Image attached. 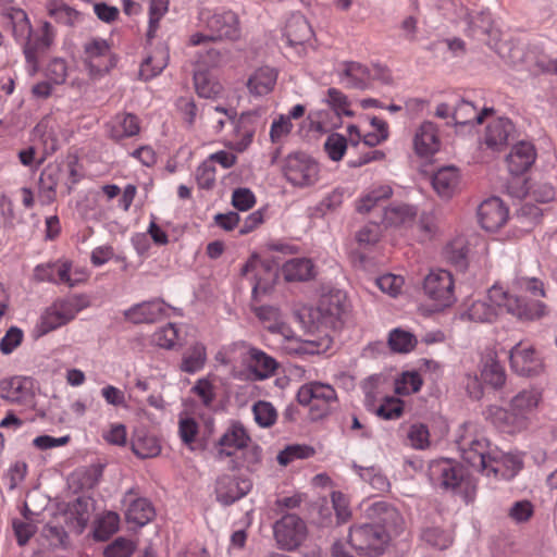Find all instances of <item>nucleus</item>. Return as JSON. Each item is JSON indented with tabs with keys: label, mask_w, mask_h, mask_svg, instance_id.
Returning <instances> with one entry per match:
<instances>
[{
	"label": "nucleus",
	"mask_w": 557,
	"mask_h": 557,
	"mask_svg": "<svg viewBox=\"0 0 557 557\" xmlns=\"http://www.w3.org/2000/svg\"><path fill=\"white\" fill-rule=\"evenodd\" d=\"M2 18L5 26L11 28L14 38L23 42L26 62L33 71H36L40 57L47 53L54 44V27L47 21L33 27L27 14L22 9L13 7L3 9Z\"/></svg>",
	"instance_id": "1"
},
{
	"label": "nucleus",
	"mask_w": 557,
	"mask_h": 557,
	"mask_svg": "<svg viewBox=\"0 0 557 557\" xmlns=\"http://www.w3.org/2000/svg\"><path fill=\"white\" fill-rule=\"evenodd\" d=\"M541 393L534 388H523L509 403V409L490 406L486 419L500 432L515 434L525 430L541 401Z\"/></svg>",
	"instance_id": "2"
},
{
	"label": "nucleus",
	"mask_w": 557,
	"mask_h": 557,
	"mask_svg": "<svg viewBox=\"0 0 557 557\" xmlns=\"http://www.w3.org/2000/svg\"><path fill=\"white\" fill-rule=\"evenodd\" d=\"M428 475L435 488L461 496L470 503L475 495L476 482L469 471L455 460L442 458L432 460Z\"/></svg>",
	"instance_id": "3"
},
{
	"label": "nucleus",
	"mask_w": 557,
	"mask_h": 557,
	"mask_svg": "<svg viewBox=\"0 0 557 557\" xmlns=\"http://www.w3.org/2000/svg\"><path fill=\"white\" fill-rule=\"evenodd\" d=\"M456 445L461 458L471 467L479 471L486 467L493 447L473 423L460 425L456 434Z\"/></svg>",
	"instance_id": "4"
},
{
	"label": "nucleus",
	"mask_w": 557,
	"mask_h": 557,
	"mask_svg": "<svg viewBox=\"0 0 557 557\" xmlns=\"http://www.w3.org/2000/svg\"><path fill=\"white\" fill-rule=\"evenodd\" d=\"M85 308L83 298L71 296L53 301L40 315L34 327V336L41 337L67 324Z\"/></svg>",
	"instance_id": "5"
},
{
	"label": "nucleus",
	"mask_w": 557,
	"mask_h": 557,
	"mask_svg": "<svg viewBox=\"0 0 557 557\" xmlns=\"http://www.w3.org/2000/svg\"><path fill=\"white\" fill-rule=\"evenodd\" d=\"M422 289L431 312H442L457 300L453 274L444 269L431 270L423 280Z\"/></svg>",
	"instance_id": "6"
},
{
	"label": "nucleus",
	"mask_w": 557,
	"mask_h": 557,
	"mask_svg": "<svg viewBox=\"0 0 557 557\" xmlns=\"http://www.w3.org/2000/svg\"><path fill=\"white\" fill-rule=\"evenodd\" d=\"M507 292L497 285H493L483 299L474 300L466 310L459 313L462 321L475 323H493L505 311L504 304Z\"/></svg>",
	"instance_id": "7"
},
{
	"label": "nucleus",
	"mask_w": 557,
	"mask_h": 557,
	"mask_svg": "<svg viewBox=\"0 0 557 557\" xmlns=\"http://www.w3.org/2000/svg\"><path fill=\"white\" fill-rule=\"evenodd\" d=\"M83 64L92 79L108 74L117 63L110 44L103 38H92L83 46Z\"/></svg>",
	"instance_id": "8"
},
{
	"label": "nucleus",
	"mask_w": 557,
	"mask_h": 557,
	"mask_svg": "<svg viewBox=\"0 0 557 557\" xmlns=\"http://www.w3.org/2000/svg\"><path fill=\"white\" fill-rule=\"evenodd\" d=\"M297 400L302 406H311V410H318L320 418L327 416L338 404L335 388L318 381L302 385L298 389Z\"/></svg>",
	"instance_id": "9"
},
{
	"label": "nucleus",
	"mask_w": 557,
	"mask_h": 557,
	"mask_svg": "<svg viewBox=\"0 0 557 557\" xmlns=\"http://www.w3.org/2000/svg\"><path fill=\"white\" fill-rule=\"evenodd\" d=\"M319 164L302 152L289 154L284 163L283 173L286 180L296 187H308L319 178Z\"/></svg>",
	"instance_id": "10"
},
{
	"label": "nucleus",
	"mask_w": 557,
	"mask_h": 557,
	"mask_svg": "<svg viewBox=\"0 0 557 557\" xmlns=\"http://www.w3.org/2000/svg\"><path fill=\"white\" fill-rule=\"evenodd\" d=\"M273 535L278 548L290 552L305 541L307 525L297 515L287 513L274 522Z\"/></svg>",
	"instance_id": "11"
},
{
	"label": "nucleus",
	"mask_w": 557,
	"mask_h": 557,
	"mask_svg": "<svg viewBox=\"0 0 557 557\" xmlns=\"http://www.w3.org/2000/svg\"><path fill=\"white\" fill-rule=\"evenodd\" d=\"M523 467V458L519 453H505L497 447H493L490 453L488 462L482 469L486 476L495 479L511 480Z\"/></svg>",
	"instance_id": "12"
},
{
	"label": "nucleus",
	"mask_w": 557,
	"mask_h": 557,
	"mask_svg": "<svg viewBox=\"0 0 557 557\" xmlns=\"http://www.w3.org/2000/svg\"><path fill=\"white\" fill-rule=\"evenodd\" d=\"M200 21L206 30L210 32L215 40H234L239 37L238 17L232 11L201 12Z\"/></svg>",
	"instance_id": "13"
},
{
	"label": "nucleus",
	"mask_w": 557,
	"mask_h": 557,
	"mask_svg": "<svg viewBox=\"0 0 557 557\" xmlns=\"http://www.w3.org/2000/svg\"><path fill=\"white\" fill-rule=\"evenodd\" d=\"M364 516L371 520V524L388 529L389 534H399L403 528V517L398 510L386 500H373L362 504Z\"/></svg>",
	"instance_id": "14"
},
{
	"label": "nucleus",
	"mask_w": 557,
	"mask_h": 557,
	"mask_svg": "<svg viewBox=\"0 0 557 557\" xmlns=\"http://www.w3.org/2000/svg\"><path fill=\"white\" fill-rule=\"evenodd\" d=\"M169 310L182 315L181 309L165 304L161 298H154L133 305L124 311V318L134 324L153 323L169 317Z\"/></svg>",
	"instance_id": "15"
},
{
	"label": "nucleus",
	"mask_w": 557,
	"mask_h": 557,
	"mask_svg": "<svg viewBox=\"0 0 557 557\" xmlns=\"http://www.w3.org/2000/svg\"><path fill=\"white\" fill-rule=\"evenodd\" d=\"M251 488L252 482L249 478L222 474L215 482L216 500L224 506H230L245 497Z\"/></svg>",
	"instance_id": "16"
},
{
	"label": "nucleus",
	"mask_w": 557,
	"mask_h": 557,
	"mask_svg": "<svg viewBox=\"0 0 557 557\" xmlns=\"http://www.w3.org/2000/svg\"><path fill=\"white\" fill-rule=\"evenodd\" d=\"M504 310L521 322L537 321L548 314V308L544 302L513 296L508 293Z\"/></svg>",
	"instance_id": "17"
},
{
	"label": "nucleus",
	"mask_w": 557,
	"mask_h": 557,
	"mask_svg": "<svg viewBox=\"0 0 557 557\" xmlns=\"http://www.w3.org/2000/svg\"><path fill=\"white\" fill-rule=\"evenodd\" d=\"M413 150L421 158H429L440 151L442 140L437 125L431 121L422 122L414 131Z\"/></svg>",
	"instance_id": "18"
},
{
	"label": "nucleus",
	"mask_w": 557,
	"mask_h": 557,
	"mask_svg": "<svg viewBox=\"0 0 557 557\" xmlns=\"http://www.w3.org/2000/svg\"><path fill=\"white\" fill-rule=\"evenodd\" d=\"M509 360L511 369L520 375L537 374L542 369V360L535 349L521 342L510 349Z\"/></svg>",
	"instance_id": "19"
},
{
	"label": "nucleus",
	"mask_w": 557,
	"mask_h": 557,
	"mask_svg": "<svg viewBox=\"0 0 557 557\" xmlns=\"http://www.w3.org/2000/svg\"><path fill=\"white\" fill-rule=\"evenodd\" d=\"M508 219V208L498 197L485 199L478 207V220L487 232L499 230Z\"/></svg>",
	"instance_id": "20"
},
{
	"label": "nucleus",
	"mask_w": 557,
	"mask_h": 557,
	"mask_svg": "<svg viewBox=\"0 0 557 557\" xmlns=\"http://www.w3.org/2000/svg\"><path fill=\"white\" fill-rule=\"evenodd\" d=\"M250 437L244 426L233 423L220 437L216 446V458L223 460L227 457L238 458V453L246 447Z\"/></svg>",
	"instance_id": "21"
},
{
	"label": "nucleus",
	"mask_w": 557,
	"mask_h": 557,
	"mask_svg": "<svg viewBox=\"0 0 557 557\" xmlns=\"http://www.w3.org/2000/svg\"><path fill=\"white\" fill-rule=\"evenodd\" d=\"M418 215V208L406 202H392L384 207L381 223L385 227H408L413 224Z\"/></svg>",
	"instance_id": "22"
},
{
	"label": "nucleus",
	"mask_w": 557,
	"mask_h": 557,
	"mask_svg": "<svg viewBox=\"0 0 557 557\" xmlns=\"http://www.w3.org/2000/svg\"><path fill=\"white\" fill-rule=\"evenodd\" d=\"M72 263L67 260H57L54 262H48L38 264L34 270V276L39 282H49L57 285L74 286V282L71 278Z\"/></svg>",
	"instance_id": "23"
},
{
	"label": "nucleus",
	"mask_w": 557,
	"mask_h": 557,
	"mask_svg": "<svg viewBox=\"0 0 557 557\" xmlns=\"http://www.w3.org/2000/svg\"><path fill=\"white\" fill-rule=\"evenodd\" d=\"M513 129L515 126L509 119L497 117L487 124L483 144L492 151H500L507 146Z\"/></svg>",
	"instance_id": "24"
},
{
	"label": "nucleus",
	"mask_w": 557,
	"mask_h": 557,
	"mask_svg": "<svg viewBox=\"0 0 557 557\" xmlns=\"http://www.w3.org/2000/svg\"><path fill=\"white\" fill-rule=\"evenodd\" d=\"M280 271L288 283L308 282L317 275L313 260L307 257H296L285 261Z\"/></svg>",
	"instance_id": "25"
},
{
	"label": "nucleus",
	"mask_w": 557,
	"mask_h": 557,
	"mask_svg": "<svg viewBox=\"0 0 557 557\" xmlns=\"http://www.w3.org/2000/svg\"><path fill=\"white\" fill-rule=\"evenodd\" d=\"M109 137L115 141L136 136L140 132L139 119L128 112L116 113L108 123Z\"/></svg>",
	"instance_id": "26"
},
{
	"label": "nucleus",
	"mask_w": 557,
	"mask_h": 557,
	"mask_svg": "<svg viewBox=\"0 0 557 557\" xmlns=\"http://www.w3.org/2000/svg\"><path fill=\"white\" fill-rule=\"evenodd\" d=\"M536 151L530 141L516 144L507 156L508 170L513 175H521L535 162Z\"/></svg>",
	"instance_id": "27"
},
{
	"label": "nucleus",
	"mask_w": 557,
	"mask_h": 557,
	"mask_svg": "<svg viewBox=\"0 0 557 557\" xmlns=\"http://www.w3.org/2000/svg\"><path fill=\"white\" fill-rule=\"evenodd\" d=\"M460 183L459 170L454 165L440 168L432 176V186L436 194L444 199H449L457 191Z\"/></svg>",
	"instance_id": "28"
},
{
	"label": "nucleus",
	"mask_w": 557,
	"mask_h": 557,
	"mask_svg": "<svg viewBox=\"0 0 557 557\" xmlns=\"http://www.w3.org/2000/svg\"><path fill=\"white\" fill-rule=\"evenodd\" d=\"M0 397L15 404H27L33 394L26 377L13 376L0 381Z\"/></svg>",
	"instance_id": "29"
},
{
	"label": "nucleus",
	"mask_w": 557,
	"mask_h": 557,
	"mask_svg": "<svg viewBox=\"0 0 557 557\" xmlns=\"http://www.w3.org/2000/svg\"><path fill=\"white\" fill-rule=\"evenodd\" d=\"M277 81V71L271 66L257 69L247 81V88L250 95L262 97L270 94Z\"/></svg>",
	"instance_id": "30"
},
{
	"label": "nucleus",
	"mask_w": 557,
	"mask_h": 557,
	"mask_svg": "<svg viewBox=\"0 0 557 557\" xmlns=\"http://www.w3.org/2000/svg\"><path fill=\"white\" fill-rule=\"evenodd\" d=\"M393 196V188L388 184H374L358 199L356 210L359 213H370L381 203Z\"/></svg>",
	"instance_id": "31"
},
{
	"label": "nucleus",
	"mask_w": 557,
	"mask_h": 557,
	"mask_svg": "<svg viewBox=\"0 0 557 557\" xmlns=\"http://www.w3.org/2000/svg\"><path fill=\"white\" fill-rule=\"evenodd\" d=\"M339 79L347 87L366 89L371 84L370 69L359 62H345L339 73Z\"/></svg>",
	"instance_id": "32"
},
{
	"label": "nucleus",
	"mask_w": 557,
	"mask_h": 557,
	"mask_svg": "<svg viewBox=\"0 0 557 557\" xmlns=\"http://www.w3.org/2000/svg\"><path fill=\"white\" fill-rule=\"evenodd\" d=\"M312 35L311 25L302 15H294L286 24L285 38L290 47L302 48Z\"/></svg>",
	"instance_id": "33"
},
{
	"label": "nucleus",
	"mask_w": 557,
	"mask_h": 557,
	"mask_svg": "<svg viewBox=\"0 0 557 557\" xmlns=\"http://www.w3.org/2000/svg\"><path fill=\"white\" fill-rule=\"evenodd\" d=\"M494 112L493 108L481 111L470 101L461 100L451 113L455 125L481 124L485 116Z\"/></svg>",
	"instance_id": "34"
},
{
	"label": "nucleus",
	"mask_w": 557,
	"mask_h": 557,
	"mask_svg": "<svg viewBox=\"0 0 557 557\" xmlns=\"http://www.w3.org/2000/svg\"><path fill=\"white\" fill-rule=\"evenodd\" d=\"M154 516V508L147 498H136L132 500L125 512L127 523L138 528L149 523Z\"/></svg>",
	"instance_id": "35"
},
{
	"label": "nucleus",
	"mask_w": 557,
	"mask_h": 557,
	"mask_svg": "<svg viewBox=\"0 0 557 557\" xmlns=\"http://www.w3.org/2000/svg\"><path fill=\"white\" fill-rule=\"evenodd\" d=\"M132 450L141 459L154 458L161 453L159 440L146 431H136L132 438Z\"/></svg>",
	"instance_id": "36"
},
{
	"label": "nucleus",
	"mask_w": 557,
	"mask_h": 557,
	"mask_svg": "<svg viewBox=\"0 0 557 557\" xmlns=\"http://www.w3.org/2000/svg\"><path fill=\"white\" fill-rule=\"evenodd\" d=\"M248 360L249 368L261 380L271 376L277 368L276 360L258 348L248 350Z\"/></svg>",
	"instance_id": "37"
},
{
	"label": "nucleus",
	"mask_w": 557,
	"mask_h": 557,
	"mask_svg": "<svg viewBox=\"0 0 557 557\" xmlns=\"http://www.w3.org/2000/svg\"><path fill=\"white\" fill-rule=\"evenodd\" d=\"M481 377L485 384L498 389L506 382V372L499 361L488 355L482 361Z\"/></svg>",
	"instance_id": "38"
},
{
	"label": "nucleus",
	"mask_w": 557,
	"mask_h": 557,
	"mask_svg": "<svg viewBox=\"0 0 557 557\" xmlns=\"http://www.w3.org/2000/svg\"><path fill=\"white\" fill-rule=\"evenodd\" d=\"M47 11L57 23L69 27H75L83 20V15L78 11L62 2H49Z\"/></svg>",
	"instance_id": "39"
},
{
	"label": "nucleus",
	"mask_w": 557,
	"mask_h": 557,
	"mask_svg": "<svg viewBox=\"0 0 557 557\" xmlns=\"http://www.w3.org/2000/svg\"><path fill=\"white\" fill-rule=\"evenodd\" d=\"M169 54L166 49H157L152 55L146 58L139 70V75L144 81H149L159 75L168 65Z\"/></svg>",
	"instance_id": "40"
},
{
	"label": "nucleus",
	"mask_w": 557,
	"mask_h": 557,
	"mask_svg": "<svg viewBox=\"0 0 557 557\" xmlns=\"http://www.w3.org/2000/svg\"><path fill=\"white\" fill-rule=\"evenodd\" d=\"M120 527V516L114 511H106L94 522V537L97 541H107Z\"/></svg>",
	"instance_id": "41"
},
{
	"label": "nucleus",
	"mask_w": 557,
	"mask_h": 557,
	"mask_svg": "<svg viewBox=\"0 0 557 557\" xmlns=\"http://www.w3.org/2000/svg\"><path fill=\"white\" fill-rule=\"evenodd\" d=\"M354 470L360 479L367 482L373 490L377 492L388 491L391 484L386 475H384L380 468L375 466L361 467L357 463L352 465Z\"/></svg>",
	"instance_id": "42"
},
{
	"label": "nucleus",
	"mask_w": 557,
	"mask_h": 557,
	"mask_svg": "<svg viewBox=\"0 0 557 557\" xmlns=\"http://www.w3.org/2000/svg\"><path fill=\"white\" fill-rule=\"evenodd\" d=\"M206 360V347L200 343H196L184 355L181 370L189 374L196 373L203 368Z\"/></svg>",
	"instance_id": "43"
},
{
	"label": "nucleus",
	"mask_w": 557,
	"mask_h": 557,
	"mask_svg": "<svg viewBox=\"0 0 557 557\" xmlns=\"http://www.w3.org/2000/svg\"><path fill=\"white\" fill-rule=\"evenodd\" d=\"M417 343V337L411 332L400 327L392 330L388 334V346L394 352L407 354L416 347Z\"/></svg>",
	"instance_id": "44"
},
{
	"label": "nucleus",
	"mask_w": 557,
	"mask_h": 557,
	"mask_svg": "<svg viewBox=\"0 0 557 557\" xmlns=\"http://www.w3.org/2000/svg\"><path fill=\"white\" fill-rule=\"evenodd\" d=\"M195 88L201 98H215L222 91L221 84L209 73L198 71L194 75Z\"/></svg>",
	"instance_id": "45"
},
{
	"label": "nucleus",
	"mask_w": 557,
	"mask_h": 557,
	"mask_svg": "<svg viewBox=\"0 0 557 557\" xmlns=\"http://www.w3.org/2000/svg\"><path fill=\"white\" fill-rule=\"evenodd\" d=\"M282 349L289 356L305 358L320 354V345L313 341H304L299 337L292 336L285 344H282Z\"/></svg>",
	"instance_id": "46"
},
{
	"label": "nucleus",
	"mask_w": 557,
	"mask_h": 557,
	"mask_svg": "<svg viewBox=\"0 0 557 557\" xmlns=\"http://www.w3.org/2000/svg\"><path fill=\"white\" fill-rule=\"evenodd\" d=\"M312 446L306 444H294L286 446L276 457L281 466H287L297 459H308L314 455Z\"/></svg>",
	"instance_id": "47"
},
{
	"label": "nucleus",
	"mask_w": 557,
	"mask_h": 557,
	"mask_svg": "<svg viewBox=\"0 0 557 557\" xmlns=\"http://www.w3.org/2000/svg\"><path fill=\"white\" fill-rule=\"evenodd\" d=\"M252 413L256 423L261 428H270L277 420V411L270 401H257L252 406Z\"/></svg>",
	"instance_id": "48"
},
{
	"label": "nucleus",
	"mask_w": 557,
	"mask_h": 557,
	"mask_svg": "<svg viewBox=\"0 0 557 557\" xmlns=\"http://www.w3.org/2000/svg\"><path fill=\"white\" fill-rule=\"evenodd\" d=\"M421 375L416 371L404 372L395 381V393L397 395L407 396L420 391L422 386Z\"/></svg>",
	"instance_id": "49"
},
{
	"label": "nucleus",
	"mask_w": 557,
	"mask_h": 557,
	"mask_svg": "<svg viewBox=\"0 0 557 557\" xmlns=\"http://www.w3.org/2000/svg\"><path fill=\"white\" fill-rule=\"evenodd\" d=\"M262 450L259 446L248 444L242 451L238 453V458L232 459V469L245 467L248 470H252L253 467L260 462Z\"/></svg>",
	"instance_id": "50"
},
{
	"label": "nucleus",
	"mask_w": 557,
	"mask_h": 557,
	"mask_svg": "<svg viewBox=\"0 0 557 557\" xmlns=\"http://www.w3.org/2000/svg\"><path fill=\"white\" fill-rule=\"evenodd\" d=\"M421 537L429 545L437 549H445L453 543L450 533L436 527L424 529Z\"/></svg>",
	"instance_id": "51"
},
{
	"label": "nucleus",
	"mask_w": 557,
	"mask_h": 557,
	"mask_svg": "<svg viewBox=\"0 0 557 557\" xmlns=\"http://www.w3.org/2000/svg\"><path fill=\"white\" fill-rule=\"evenodd\" d=\"M190 392L196 395L205 407H211L215 399V386L207 377L198 379Z\"/></svg>",
	"instance_id": "52"
},
{
	"label": "nucleus",
	"mask_w": 557,
	"mask_h": 557,
	"mask_svg": "<svg viewBox=\"0 0 557 557\" xmlns=\"http://www.w3.org/2000/svg\"><path fill=\"white\" fill-rule=\"evenodd\" d=\"M169 10V0H150L149 5V27L147 32V36L149 38L154 37L156 32L159 26V22L162 16Z\"/></svg>",
	"instance_id": "53"
},
{
	"label": "nucleus",
	"mask_w": 557,
	"mask_h": 557,
	"mask_svg": "<svg viewBox=\"0 0 557 557\" xmlns=\"http://www.w3.org/2000/svg\"><path fill=\"white\" fill-rule=\"evenodd\" d=\"M67 73V63L62 58H53L46 67V77L54 85L65 83Z\"/></svg>",
	"instance_id": "54"
},
{
	"label": "nucleus",
	"mask_w": 557,
	"mask_h": 557,
	"mask_svg": "<svg viewBox=\"0 0 557 557\" xmlns=\"http://www.w3.org/2000/svg\"><path fill=\"white\" fill-rule=\"evenodd\" d=\"M24 339V332L18 326H11L0 339V352L11 355Z\"/></svg>",
	"instance_id": "55"
},
{
	"label": "nucleus",
	"mask_w": 557,
	"mask_h": 557,
	"mask_svg": "<svg viewBox=\"0 0 557 557\" xmlns=\"http://www.w3.org/2000/svg\"><path fill=\"white\" fill-rule=\"evenodd\" d=\"M196 182L201 189H211L215 184L216 169L211 160H205L196 170Z\"/></svg>",
	"instance_id": "56"
},
{
	"label": "nucleus",
	"mask_w": 557,
	"mask_h": 557,
	"mask_svg": "<svg viewBox=\"0 0 557 557\" xmlns=\"http://www.w3.org/2000/svg\"><path fill=\"white\" fill-rule=\"evenodd\" d=\"M534 513V506L530 500L515 502L508 509V517L517 524L528 522Z\"/></svg>",
	"instance_id": "57"
},
{
	"label": "nucleus",
	"mask_w": 557,
	"mask_h": 557,
	"mask_svg": "<svg viewBox=\"0 0 557 557\" xmlns=\"http://www.w3.org/2000/svg\"><path fill=\"white\" fill-rule=\"evenodd\" d=\"M324 149L331 160L339 161L347 149V140L345 136L333 133L326 137Z\"/></svg>",
	"instance_id": "58"
},
{
	"label": "nucleus",
	"mask_w": 557,
	"mask_h": 557,
	"mask_svg": "<svg viewBox=\"0 0 557 557\" xmlns=\"http://www.w3.org/2000/svg\"><path fill=\"white\" fill-rule=\"evenodd\" d=\"M407 438L413 448L425 449L430 445L428 426L423 423H413L408 430Z\"/></svg>",
	"instance_id": "59"
},
{
	"label": "nucleus",
	"mask_w": 557,
	"mask_h": 557,
	"mask_svg": "<svg viewBox=\"0 0 557 557\" xmlns=\"http://www.w3.org/2000/svg\"><path fill=\"white\" fill-rule=\"evenodd\" d=\"M178 337V329L174 323H168L166 325L157 330L153 334V342L162 348L171 349L174 347Z\"/></svg>",
	"instance_id": "60"
},
{
	"label": "nucleus",
	"mask_w": 557,
	"mask_h": 557,
	"mask_svg": "<svg viewBox=\"0 0 557 557\" xmlns=\"http://www.w3.org/2000/svg\"><path fill=\"white\" fill-rule=\"evenodd\" d=\"M404 404L395 397H386L376 409V414L384 420H394L401 416Z\"/></svg>",
	"instance_id": "61"
},
{
	"label": "nucleus",
	"mask_w": 557,
	"mask_h": 557,
	"mask_svg": "<svg viewBox=\"0 0 557 557\" xmlns=\"http://www.w3.org/2000/svg\"><path fill=\"white\" fill-rule=\"evenodd\" d=\"M135 550V544L132 540L125 537L115 539L104 549L106 557H131Z\"/></svg>",
	"instance_id": "62"
},
{
	"label": "nucleus",
	"mask_w": 557,
	"mask_h": 557,
	"mask_svg": "<svg viewBox=\"0 0 557 557\" xmlns=\"http://www.w3.org/2000/svg\"><path fill=\"white\" fill-rule=\"evenodd\" d=\"M342 298L341 293L324 296L320 301V310L331 317L339 318L345 310Z\"/></svg>",
	"instance_id": "63"
},
{
	"label": "nucleus",
	"mask_w": 557,
	"mask_h": 557,
	"mask_svg": "<svg viewBox=\"0 0 557 557\" xmlns=\"http://www.w3.org/2000/svg\"><path fill=\"white\" fill-rule=\"evenodd\" d=\"M256 203L255 194L249 188H236L232 195V205L239 211H247Z\"/></svg>",
	"instance_id": "64"
}]
</instances>
